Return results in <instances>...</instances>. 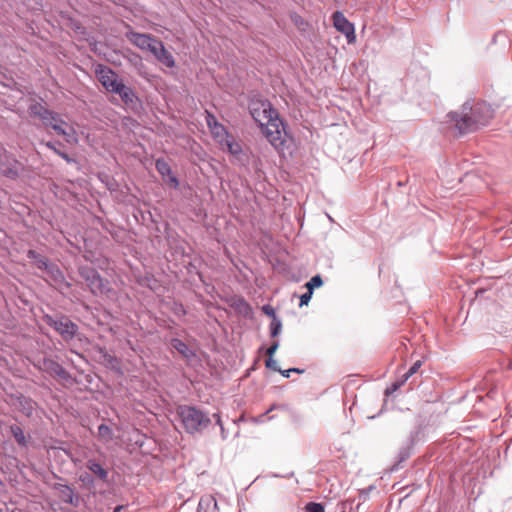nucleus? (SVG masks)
<instances>
[{"instance_id": "1", "label": "nucleus", "mask_w": 512, "mask_h": 512, "mask_svg": "<svg viewBox=\"0 0 512 512\" xmlns=\"http://www.w3.org/2000/svg\"><path fill=\"white\" fill-rule=\"evenodd\" d=\"M248 110L252 119L273 147L283 150L287 140H293L288 124L280 117L278 110L273 107L268 99H250Z\"/></svg>"}, {"instance_id": "2", "label": "nucleus", "mask_w": 512, "mask_h": 512, "mask_svg": "<svg viewBox=\"0 0 512 512\" xmlns=\"http://www.w3.org/2000/svg\"><path fill=\"white\" fill-rule=\"evenodd\" d=\"M447 117L455 123L459 134L463 135L488 125L494 117V108L486 101H478L473 106L465 102L461 112L451 111Z\"/></svg>"}, {"instance_id": "3", "label": "nucleus", "mask_w": 512, "mask_h": 512, "mask_svg": "<svg viewBox=\"0 0 512 512\" xmlns=\"http://www.w3.org/2000/svg\"><path fill=\"white\" fill-rule=\"evenodd\" d=\"M226 152L229 153V161L239 169L249 172L254 161L251 148L244 142L235 141L226 130Z\"/></svg>"}, {"instance_id": "4", "label": "nucleus", "mask_w": 512, "mask_h": 512, "mask_svg": "<svg viewBox=\"0 0 512 512\" xmlns=\"http://www.w3.org/2000/svg\"><path fill=\"white\" fill-rule=\"evenodd\" d=\"M177 414L188 433L198 432L210 422V419L201 410L191 406H180Z\"/></svg>"}, {"instance_id": "5", "label": "nucleus", "mask_w": 512, "mask_h": 512, "mask_svg": "<svg viewBox=\"0 0 512 512\" xmlns=\"http://www.w3.org/2000/svg\"><path fill=\"white\" fill-rule=\"evenodd\" d=\"M43 320L48 326L52 327L66 342L74 339L79 330L78 325L65 315L52 316L46 314L44 315Z\"/></svg>"}, {"instance_id": "6", "label": "nucleus", "mask_w": 512, "mask_h": 512, "mask_svg": "<svg viewBox=\"0 0 512 512\" xmlns=\"http://www.w3.org/2000/svg\"><path fill=\"white\" fill-rule=\"evenodd\" d=\"M79 274L93 295H103L110 291L108 281L104 280L96 269L90 266H81Z\"/></svg>"}, {"instance_id": "7", "label": "nucleus", "mask_w": 512, "mask_h": 512, "mask_svg": "<svg viewBox=\"0 0 512 512\" xmlns=\"http://www.w3.org/2000/svg\"><path fill=\"white\" fill-rule=\"evenodd\" d=\"M95 75L103 87L110 93H113L123 83L118 79V75L108 66L99 64L95 68Z\"/></svg>"}, {"instance_id": "8", "label": "nucleus", "mask_w": 512, "mask_h": 512, "mask_svg": "<svg viewBox=\"0 0 512 512\" xmlns=\"http://www.w3.org/2000/svg\"><path fill=\"white\" fill-rule=\"evenodd\" d=\"M332 19L335 29L346 37L349 44L356 41L355 26L341 11H335Z\"/></svg>"}, {"instance_id": "9", "label": "nucleus", "mask_w": 512, "mask_h": 512, "mask_svg": "<svg viewBox=\"0 0 512 512\" xmlns=\"http://www.w3.org/2000/svg\"><path fill=\"white\" fill-rule=\"evenodd\" d=\"M0 174L15 179L19 175V163L3 147H0Z\"/></svg>"}, {"instance_id": "10", "label": "nucleus", "mask_w": 512, "mask_h": 512, "mask_svg": "<svg viewBox=\"0 0 512 512\" xmlns=\"http://www.w3.org/2000/svg\"><path fill=\"white\" fill-rule=\"evenodd\" d=\"M226 303H229L230 307L233 308L240 316L246 319H251L253 317V309L243 297L235 296L230 301L226 298Z\"/></svg>"}, {"instance_id": "11", "label": "nucleus", "mask_w": 512, "mask_h": 512, "mask_svg": "<svg viewBox=\"0 0 512 512\" xmlns=\"http://www.w3.org/2000/svg\"><path fill=\"white\" fill-rule=\"evenodd\" d=\"M28 111L31 117L39 118L43 126L48 127V124H52L51 119H54V111L47 109L41 103L36 102L31 104Z\"/></svg>"}, {"instance_id": "12", "label": "nucleus", "mask_w": 512, "mask_h": 512, "mask_svg": "<svg viewBox=\"0 0 512 512\" xmlns=\"http://www.w3.org/2000/svg\"><path fill=\"white\" fill-rule=\"evenodd\" d=\"M55 489L59 492L60 499L74 507H78L80 504V497L77 495L73 488L65 484H57Z\"/></svg>"}, {"instance_id": "13", "label": "nucleus", "mask_w": 512, "mask_h": 512, "mask_svg": "<svg viewBox=\"0 0 512 512\" xmlns=\"http://www.w3.org/2000/svg\"><path fill=\"white\" fill-rule=\"evenodd\" d=\"M113 93L118 94L121 100L130 108H134L139 101L133 89L127 87L124 83H122Z\"/></svg>"}, {"instance_id": "14", "label": "nucleus", "mask_w": 512, "mask_h": 512, "mask_svg": "<svg viewBox=\"0 0 512 512\" xmlns=\"http://www.w3.org/2000/svg\"><path fill=\"white\" fill-rule=\"evenodd\" d=\"M85 466L91 472V474L95 476V478L104 483L108 482L109 472L97 460L88 459Z\"/></svg>"}, {"instance_id": "15", "label": "nucleus", "mask_w": 512, "mask_h": 512, "mask_svg": "<svg viewBox=\"0 0 512 512\" xmlns=\"http://www.w3.org/2000/svg\"><path fill=\"white\" fill-rule=\"evenodd\" d=\"M125 36L134 46L142 51L145 49L148 41H151L152 37L151 34L135 32L132 29H129Z\"/></svg>"}, {"instance_id": "16", "label": "nucleus", "mask_w": 512, "mask_h": 512, "mask_svg": "<svg viewBox=\"0 0 512 512\" xmlns=\"http://www.w3.org/2000/svg\"><path fill=\"white\" fill-rule=\"evenodd\" d=\"M159 47L157 52L154 53V57L167 68L175 67V60L173 55L165 48L164 44H157Z\"/></svg>"}, {"instance_id": "17", "label": "nucleus", "mask_w": 512, "mask_h": 512, "mask_svg": "<svg viewBox=\"0 0 512 512\" xmlns=\"http://www.w3.org/2000/svg\"><path fill=\"white\" fill-rule=\"evenodd\" d=\"M206 120H207V125H208L209 129L211 130L212 134L217 139V141L220 144H222L224 141V136H223L224 126L219 124L217 122L216 118L210 113H207Z\"/></svg>"}, {"instance_id": "18", "label": "nucleus", "mask_w": 512, "mask_h": 512, "mask_svg": "<svg viewBox=\"0 0 512 512\" xmlns=\"http://www.w3.org/2000/svg\"><path fill=\"white\" fill-rule=\"evenodd\" d=\"M53 116L54 119H51L52 124H48V127L52 128L58 135L64 136L67 142H70L71 134L63 128L66 122L56 112L53 113Z\"/></svg>"}, {"instance_id": "19", "label": "nucleus", "mask_w": 512, "mask_h": 512, "mask_svg": "<svg viewBox=\"0 0 512 512\" xmlns=\"http://www.w3.org/2000/svg\"><path fill=\"white\" fill-rule=\"evenodd\" d=\"M45 368L52 374L57 375L59 378L63 380H68L70 378V374L60 365L58 362L53 360H48L44 362Z\"/></svg>"}, {"instance_id": "20", "label": "nucleus", "mask_w": 512, "mask_h": 512, "mask_svg": "<svg viewBox=\"0 0 512 512\" xmlns=\"http://www.w3.org/2000/svg\"><path fill=\"white\" fill-rule=\"evenodd\" d=\"M171 346L178 353H180L186 359H190L194 356V352L188 347L182 340L174 338L171 340Z\"/></svg>"}, {"instance_id": "21", "label": "nucleus", "mask_w": 512, "mask_h": 512, "mask_svg": "<svg viewBox=\"0 0 512 512\" xmlns=\"http://www.w3.org/2000/svg\"><path fill=\"white\" fill-rule=\"evenodd\" d=\"M48 149L52 150L55 154L59 155L62 159H64L67 163H76V160L70 157L67 153L58 149V146H62L61 142H52L48 141L43 143Z\"/></svg>"}, {"instance_id": "22", "label": "nucleus", "mask_w": 512, "mask_h": 512, "mask_svg": "<svg viewBox=\"0 0 512 512\" xmlns=\"http://www.w3.org/2000/svg\"><path fill=\"white\" fill-rule=\"evenodd\" d=\"M289 18L299 31L305 32L307 30L309 24L300 14L292 11L289 14Z\"/></svg>"}, {"instance_id": "23", "label": "nucleus", "mask_w": 512, "mask_h": 512, "mask_svg": "<svg viewBox=\"0 0 512 512\" xmlns=\"http://www.w3.org/2000/svg\"><path fill=\"white\" fill-rule=\"evenodd\" d=\"M413 448L414 445H409V443L405 442L399 449L396 464L400 465L402 462L406 461L412 455Z\"/></svg>"}, {"instance_id": "24", "label": "nucleus", "mask_w": 512, "mask_h": 512, "mask_svg": "<svg viewBox=\"0 0 512 512\" xmlns=\"http://www.w3.org/2000/svg\"><path fill=\"white\" fill-rule=\"evenodd\" d=\"M46 273L56 282V283H65L66 286H70L69 283L65 282V277L61 270L54 264L46 271Z\"/></svg>"}, {"instance_id": "25", "label": "nucleus", "mask_w": 512, "mask_h": 512, "mask_svg": "<svg viewBox=\"0 0 512 512\" xmlns=\"http://www.w3.org/2000/svg\"><path fill=\"white\" fill-rule=\"evenodd\" d=\"M10 432L11 434L13 435L15 441L20 445V446H26L27 444V441H26V437H25V434L22 430V428L18 425H11L10 426Z\"/></svg>"}, {"instance_id": "26", "label": "nucleus", "mask_w": 512, "mask_h": 512, "mask_svg": "<svg viewBox=\"0 0 512 512\" xmlns=\"http://www.w3.org/2000/svg\"><path fill=\"white\" fill-rule=\"evenodd\" d=\"M98 437L105 443L110 442L113 439V430L106 424H100L98 426Z\"/></svg>"}, {"instance_id": "27", "label": "nucleus", "mask_w": 512, "mask_h": 512, "mask_svg": "<svg viewBox=\"0 0 512 512\" xmlns=\"http://www.w3.org/2000/svg\"><path fill=\"white\" fill-rule=\"evenodd\" d=\"M324 284L322 276L320 274H316L310 278L309 281L305 283V288L310 292L314 293L316 288L322 287Z\"/></svg>"}, {"instance_id": "28", "label": "nucleus", "mask_w": 512, "mask_h": 512, "mask_svg": "<svg viewBox=\"0 0 512 512\" xmlns=\"http://www.w3.org/2000/svg\"><path fill=\"white\" fill-rule=\"evenodd\" d=\"M155 167L159 174H161L162 176H168L172 173L170 165L164 159H157Z\"/></svg>"}, {"instance_id": "29", "label": "nucleus", "mask_w": 512, "mask_h": 512, "mask_svg": "<svg viewBox=\"0 0 512 512\" xmlns=\"http://www.w3.org/2000/svg\"><path fill=\"white\" fill-rule=\"evenodd\" d=\"M282 331V321L280 318L272 319L269 325L270 337H277Z\"/></svg>"}, {"instance_id": "30", "label": "nucleus", "mask_w": 512, "mask_h": 512, "mask_svg": "<svg viewBox=\"0 0 512 512\" xmlns=\"http://www.w3.org/2000/svg\"><path fill=\"white\" fill-rule=\"evenodd\" d=\"M423 361L417 360L415 361L411 367L403 374L402 383H405L412 375H414L422 366Z\"/></svg>"}, {"instance_id": "31", "label": "nucleus", "mask_w": 512, "mask_h": 512, "mask_svg": "<svg viewBox=\"0 0 512 512\" xmlns=\"http://www.w3.org/2000/svg\"><path fill=\"white\" fill-rule=\"evenodd\" d=\"M305 512H325L323 503L320 502H308L304 507Z\"/></svg>"}, {"instance_id": "32", "label": "nucleus", "mask_w": 512, "mask_h": 512, "mask_svg": "<svg viewBox=\"0 0 512 512\" xmlns=\"http://www.w3.org/2000/svg\"><path fill=\"white\" fill-rule=\"evenodd\" d=\"M161 43H162V41H160L158 38H156L155 36L152 35L151 41H148V43L143 51L150 52L152 55H154V53L157 52V49L159 47L157 44H161Z\"/></svg>"}, {"instance_id": "33", "label": "nucleus", "mask_w": 512, "mask_h": 512, "mask_svg": "<svg viewBox=\"0 0 512 512\" xmlns=\"http://www.w3.org/2000/svg\"><path fill=\"white\" fill-rule=\"evenodd\" d=\"M38 269L44 270L45 272L51 267L52 263L44 256L39 257L34 261Z\"/></svg>"}, {"instance_id": "34", "label": "nucleus", "mask_w": 512, "mask_h": 512, "mask_svg": "<svg viewBox=\"0 0 512 512\" xmlns=\"http://www.w3.org/2000/svg\"><path fill=\"white\" fill-rule=\"evenodd\" d=\"M421 431H422V427L420 425H418L410 432V434L405 442L409 443V445H415Z\"/></svg>"}, {"instance_id": "35", "label": "nucleus", "mask_w": 512, "mask_h": 512, "mask_svg": "<svg viewBox=\"0 0 512 512\" xmlns=\"http://www.w3.org/2000/svg\"><path fill=\"white\" fill-rule=\"evenodd\" d=\"M265 366L267 369H270L272 371H275V372H279L282 370L279 366H278V363L277 361L274 359V357L272 356H268L267 359L265 360Z\"/></svg>"}, {"instance_id": "36", "label": "nucleus", "mask_w": 512, "mask_h": 512, "mask_svg": "<svg viewBox=\"0 0 512 512\" xmlns=\"http://www.w3.org/2000/svg\"><path fill=\"white\" fill-rule=\"evenodd\" d=\"M313 293L306 289V292L299 296L300 302L299 307L302 308L307 306L311 301Z\"/></svg>"}, {"instance_id": "37", "label": "nucleus", "mask_w": 512, "mask_h": 512, "mask_svg": "<svg viewBox=\"0 0 512 512\" xmlns=\"http://www.w3.org/2000/svg\"><path fill=\"white\" fill-rule=\"evenodd\" d=\"M79 480L88 487H91L94 484L93 475L87 472L82 473L79 477Z\"/></svg>"}, {"instance_id": "38", "label": "nucleus", "mask_w": 512, "mask_h": 512, "mask_svg": "<svg viewBox=\"0 0 512 512\" xmlns=\"http://www.w3.org/2000/svg\"><path fill=\"white\" fill-rule=\"evenodd\" d=\"M262 312L272 319L278 318L275 309L269 304H265L262 306Z\"/></svg>"}, {"instance_id": "39", "label": "nucleus", "mask_w": 512, "mask_h": 512, "mask_svg": "<svg viewBox=\"0 0 512 512\" xmlns=\"http://www.w3.org/2000/svg\"><path fill=\"white\" fill-rule=\"evenodd\" d=\"M303 372H304V370H303V369L293 367V368H289V369L281 370V371H280V374H281L283 377H285V378H289V377L291 376V374H293V373L301 374V373H303Z\"/></svg>"}, {"instance_id": "40", "label": "nucleus", "mask_w": 512, "mask_h": 512, "mask_svg": "<svg viewBox=\"0 0 512 512\" xmlns=\"http://www.w3.org/2000/svg\"><path fill=\"white\" fill-rule=\"evenodd\" d=\"M278 348H279V341H273L271 343V345L266 350L267 355L273 357Z\"/></svg>"}, {"instance_id": "41", "label": "nucleus", "mask_w": 512, "mask_h": 512, "mask_svg": "<svg viewBox=\"0 0 512 512\" xmlns=\"http://www.w3.org/2000/svg\"><path fill=\"white\" fill-rule=\"evenodd\" d=\"M374 489V486L373 485H370L369 487L367 488H364L363 490H361L360 492V497L365 501L366 499H368L369 497V494L370 492Z\"/></svg>"}, {"instance_id": "42", "label": "nucleus", "mask_w": 512, "mask_h": 512, "mask_svg": "<svg viewBox=\"0 0 512 512\" xmlns=\"http://www.w3.org/2000/svg\"><path fill=\"white\" fill-rule=\"evenodd\" d=\"M169 177V183L174 187H178L179 185V181L178 179L176 178V176L172 175V173L170 175H168Z\"/></svg>"}, {"instance_id": "43", "label": "nucleus", "mask_w": 512, "mask_h": 512, "mask_svg": "<svg viewBox=\"0 0 512 512\" xmlns=\"http://www.w3.org/2000/svg\"><path fill=\"white\" fill-rule=\"evenodd\" d=\"M39 255L40 254H38L35 250H32V249L28 250V252H27V257L34 261L39 257Z\"/></svg>"}, {"instance_id": "44", "label": "nucleus", "mask_w": 512, "mask_h": 512, "mask_svg": "<svg viewBox=\"0 0 512 512\" xmlns=\"http://www.w3.org/2000/svg\"><path fill=\"white\" fill-rule=\"evenodd\" d=\"M403 384H404V383H402V379H401L399 382L394 383V384L392 385V388H391V389H387V390H386V394H389L390 392L395 391L396 389H398V388H399L401 385H403Z\"/></svg>"}, {"instance_id": "45", "label": "nucleus", "mask_w": 512, "mask_h": 512, "mask_svg": "<svg viewBox=\"0 0 512 512\" xmlns=\"http://www.w3.org/2000/svg\"><path fill=\"white\" fill-rule=\"evenodd\" d=\"M129 60H130L131 63H135L136 64L138 62H141V57L139 55L133 53Z\"/></svg>"}, {"instance_id": "46", "label": "nucleus", "mask_w": 512, "mask_h": 512, "mask_svg": "<svg viewBox=\"0 0 512 512\" xmlns=\"http://www.w3.org/2000/svg\"><path fill=\"white\" fill-rule=\"evenodd\" d=\"M293 475H294V472H291V473H289V474H287V475H284L283 477H284V478H289V477H292ZM274 476H275V477H282V476H281V475H279V474H275Z\"/></svg>"}, {"instance_id": "47", "label": "nucleus", "mask_w": 512, "mask_h": 512, "mask_svg": "<svg viewBox=\"0 0 512 512\" xmlns=\"http://www.w3.org/2000/svg\"><path fill=\"white\" fill-rule=\"evenodd\" d=\"M203 503H204V500H200L199 504H198V509H197V512H201L202 510V507H203Z\"/></svg>"}, {"instance_id": "48", "label": "nucleus", "mask_w": 512, "mask_h": 512, "mask_svg": "<svg viewBox=\"0 0 512 512\" xmlns=\"http://www.w3.org/2000/svg\"><path fill=\"white\" fill-rule=\"evenodd\" d=\"M217 423L219 424V426H220V428H221V431H222V432H224V426H223V424H222V421H221L220 417H218V419H217Z\"/></svg>"}, {"instance_id": "49", "label": "nucleus", "mask_w": 512, "mask_h": 512, "mask_svg": "<svg viewBox=\"0 0 512 512\" xmlns=\"http://www.w3.org/2000/svg\"><path fill=\"white\" fill-rule=\"evenodd\" d=\"M382 412H383V409H381V410L378 412V414L373 415V416H369V417H368V419H375V418H377L378 416H380Z\"/></svg>"}, {"instance_id": "50", "label": "nucleus", "mask_w": 512, "mask_h": 512, "mask_svg": "<svg viewBox=\"0 0 512 512\" xmlns=\"http://www.w3.org/2000/svg\"><path fill=\"white\" fill-rule=\"evenodd\" d=\"M397 185H398L399 187H402V186H404V185H405V182H403V181H398V182H397Z\"/></svg>"}, {"instance_id": "51", "label": "nucleus", "mask_w": 512, "mask_h": 512, "mask_svg": "<svg viewBox=\"0 0 512 512\" xmlns=\"http://www.w3.org/2000/svg\"><path fill=\"white\" fill-rule=\"evenodd\" d=\"M120 510H121V506H118V507H116V508L114 509V512H120Z\"/></svg>"}, {"instance_id": "52", "label": "nucleus", "mask_w": 512, "mask_h": 512, "mask_svg": "<svg viewBox=\"0 0 512 512\" xmlns=\"http://www.w3.org/2000/svg\"><path fill=\"white\" fill-rule=\"evenodd\" d=\"M105 357H106V358H108V359H109V361H112V360H113V357H112V356H110V355H105Z\"/></svg>"}, {"instance_id": "53", "label": "nucleus", "mask_w": 512, "mask_h": 512, "mask_svg": "<svg viewBox=\"0 0 512 512\" xmlns=\"http://www.w3.org/2000/svg\"><path fill=\"white\" fill-rule=\"evenodd\" d=\"M227 352H228V351L226 350V353H227ZM225 360H226V362H228V356H227V355H226V357H225Z\"/></svg>"}]
</instances>
